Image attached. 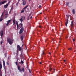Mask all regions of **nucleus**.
<instances>
[{
    "instance_id": "1",
    "label": "nucleus",
    "mask_w": 76,
    "mask_h": 76,
    "mask_svg": "<svg viewBox=\"0 0 76 76\" xmlns=\"http://www.w3.org/2000/svg\"><path fill=\"white\" fill-rule=\"evenodd\" d=\"M7 41L9 43V44L11 45V44H12L13 42V41H12V40H11V39L9 38V39H7Z\"/></svg>"
},
{
    "instance_id": "2",
    "label": "nucleus",
    "mask_w": 76,
    "mask_h": 76,
    "mask_svg": "<svg viewBox=\"0 0 76 76\" xmlns=\"http://www.w3.org/2000/svg\"><path fill=\"white\" fill-rule=\"evenodd\" d=\"M24 31V28L23 27H22L20 30L19 32V34H21L23 33Z\"/></svg>"
},
{
    "instance_id": "3",
    "label": "nucleus",
    "mask_w": 76,
    "mask_h": 76,
    "mask_svg": "<svg viewBox=\"0 0 76 76\" xmlns=\"http://www.w3.org/2000/svg\"><path fill=\"white\" fill-rule=\"evenodd\" d=\"M52 70H53V69L51 68V66H49V71L50 72H52L53 73H51V74H53V73H54V72L52 71Z\"/></svg>"
},
{
    "instance_id": "4",
    "label": "nucleus",
    "mask_w": 76,
    "mask_h": 76,
    "mask_svg": "<svg viewBox=\"0 0 76 76\" xmlns=\"http://www.w3.org/2000/svg\"><path fill=\"white\" fill-rule=\"evenodd\" d=\"M6 2H7L6 1H5L3 2H0V6L1 5V4H4L5 3H6Z\"/></svg>"
},
{
    "instance_id": "5",
    "label": "nucleus",
    "mask_w": 76,
    "mask_h": 76,
    "mask_svg": "<svg viewBox=\"0 0 76 76\" xmlns=\"http://www.w3.org/2000/svg\"><path fill=\"white\" fill-rule=\"evenodd\" d=\"M17 48L18 49H19V50L20 51H21V48L20 46V45H18L17 46Z\"/></svg>"
},
{
    "instance_id": "6",
    "label": "nucleus",
    "mask_w": 76,
    "mask_h": 76,
    "mask_svg": "<svg viewBox=\"0 0 76 76\" xmlns=\"http://www.w3.org/2000/svg\"><path fill=\"white\" fill-rule=\"evenodd\" d=\"M18 69L19 71H20V72H22V69H20V66H18Z\"/></svg>"
},
{
    "instance_id": "7",
    "label": "nucleus",
    "mask_w": 76,
    "mask_h": 76,
    "mask_svg": "<svg viewBox=\"0 0 76 76\" xmlns=\"http://www.w3.org/2000/svg\"><path fill=\"white\" fill-rule=\"evenodd\" d=\"M8 7V4L7 3L6 5H5L4 6V7L5 9H7Z\"/></svg>"
},
{
    "instance_id": "8",
    "label": "nucleus",
    "mask_w": 76,
    "mask_h": 76,
    "mask_svg": "<svg viewBox=\"0 0 76 76\" xmlns=\"http://www.w3.org/2000/svg\"><path fill=\"white\" fill-rule=\"evenodd\" d=\"M1 36V37H3V31H1L0 32Z\"/></svg>"
},
{
    "instance_id": "9",
    "label": "nucleus",
    "mask_w": 76,
    "mask_h": 76,
    "mask_svg": "<svg viewBox=\"0 0 76 76\" xmlns=\"http://www.w3.org/2000/svg\"><path fill=\"white\" fill-rule=\"evenodd\" d=\"M74 25V23H73V21H72L71 22V23L70 25V26H71V27H73V25Z\"/></svg>"
},
{
    "instance_id": "10",
    "label": "nucleus",
    "mask_w": 76,
    "mask_h": 76,
    "mask_svg": "<svg viewBox=\"0 0 76 76\" xmlns=\"http://www.w3.org/2000/svg\"><path fill=\"white\" fill-rule=\"evenodd\" d=\"M3 66L4 67V68L5 69V62L4 60L3 61Z\"/></svg>"
},
{
    "instance_id": "11",
    "label": "nucleus",
    "mask_w": 76,
    "mask_h": 76,
    "mask_svg": "<svg viewBox=\"0 0 76 76\" xmlns=\"http://www.w3.org/2000/svg\"><path fill=\"white\" fill-rule=\"evenodd\" d=\"M22 23H20L19 24V25H18V27H17V29H18V28H19V27H20V26H21V25H22Z\"/></svg>"
},
{
    "instance_id": "12",
    "label": "nucleus",
    "mask_w": 76,
    "mask_h": 76,
    "mask_svg": "<svg viewBox=\"0 0 76 76\" xmlns=\"http://www.w3.org/2000/svg\"><path fill=\"white\" fill-rule=\"evenodd\" d=\"M25 4H26V1H23V6H25Z\"/></svg>"
},
{
    "instance_id": "13",
    "label": "nucleus",
    "mask_w": 76,
    "mask_h": 76,
    "mask_svg": "<svg viewBox=\"0 0 76 76\" xmlns=\"http://www.w3.org/2000/svg\"><path fill=\"white\" fill-rule=\"evenodd\" d=\"M16 21V20L15 19H14L13 20V25H15L16 23H15V21Z\"/></svg>"
},
{
    "instance_id": "14",
    "label": "nucleus",
    "mask_w": 76,
    "mask_h": 76,
    "mask_svg": "<svg viewBox=\"0 0 76 76\" xmlns=\"http://www.w3.org/2000/svg\"><path fill=\"white\" fill-rule=\"evenodd\" d=\"M23 35H22L21 36V40L22 41H23Z\"/></svg>"
},
{
    "instance_id": "15",
    "label": "nucleus",
    "mask_w": 76,
    "mask_h": 76,
    "mask_svg": "<svg viewBox=\"0 0 76 76\" xmlns=\"http://www.w3.org/2000/svg\"><path fill=\"white\" fill-rule=\"evenodd\" d=\"M0 76H2V72H1V69H0Z\"/></svg>"
},
{
    "instance_id": "16",
    "label": "nucleus",
    "mask_w": 76,
    "mask_h": 76,
    "mask_svg": "<svg viewBox=\"0 0 76 76\" xmlns=\"http://www.w3.org/2000/svg\"><path fill=\"white\" fill-rule=\"evenodd\" d=\"M72 13H73V14H75V10L74 9H73L72 10Z\"/></svg>"
},
{
    "instance_id": "17",
    "label": "nucleus",
    "mask_w": 76,
    "mask_h": 76,
    "mask_svg": "<svg viewBox=\"0 0 76 76\" xmlns=\"http://www.w3.org/2000/svg\"><path fill=\"white\" fill-rule=\"evenodd\" d=\"M16 24L17 25V27H18V25H19V24L18 23V22L17 21H16Z\"/></svg>"
},
{
    "instance_id": "18",
    "label": "nucleus",
    "mask_w": 76,
    "mask_h": 76,
    "mask_svg": "<svg viewBox=\"0 0 76 76\" xmlns=\"http://www.w3.org/2000/svg\"><path fill=\"white\" fill-rule=\"evenodd\" d=\"M22 26H23V24H22L20 26V27L19 28V29H20V28H22V27H23Z\"/></svg>"
},
{
    "instance_id": "19",
    "label": "nucleus",
    "mask_w": 76,
    "mask_h": 76,
    "mask_svg": "<svg viewBox=\"0 0 76 76\" xmlns=\"http://www.w3.org/2000/svg\"><path fill=\"white\" fill-rule=\"evenodd\" d=\"M68 22H69V20H68V18H66V22L65 23H68Z\"/></svg>"
},
{
    "instance_id": "20",
    "label": "nucleus",
    "mask_w": 76,
    "mask_h": 76,
    "mask_svg": "<svg viewBox=\"0 0 76 76\" xmlns=\"http://www.w3.org/2000/svg\"><path fill=\"white\" fill-rule=\"evenodd\" d=\"M28 7V5L26 6L25 7H24L23 8V9H26V8H27Z\"/></svg>"
},
{
    "instance_id": "21",
    "label": "nucleus",
    "mask_w": 76,
    "mask_h": 76,
    "mask_svg": "<svg viewBox=\"0 0 76 76\" xmlns=\"http://www.w3.org/2000/svg\"><path fill=\"white\" fill-rule=\"evenodd\" d=\"M2 68V65L1 64V65H0V69H1Z\"/></svg>"
},
{
    "instance_id": "22",
    "label": "nucleus",
    "mask_w": 76,
    "mask_h": 76,
    "mask_svg": "<svg viewBox=\"0 0 76 76\" xmlns=\"http://www.w3.org/2000/svg\"><path fill=\"white\" fill-rule=\"evenodd\" d=\"M20 21H21V23L22 22H23V19H20Z\"/></svg>"
},
{
    "instance_id": "23",
    "label": "nucleus",
    "mask_w": 76,
    "mask_h": 76,
    "mask_svg": "<svg viewBox=\"0 0 76 76\" xmlns=\"http://www.w3.org/2000/svg\"><path fill=\"white\" fill-rule=\"evenodd\" d=\"M10 22H11V20H8L7 22V23H10Z\"/></svg>"
},
{
    "instance_id": "24",
    "label": "nucleus",
    "mask_w": 76,
    "mask_h": 76,
    "mask_svg": "<svg viewBox=\"0 0 76 76\" xmlns=\"http://www.w3.org/2000/svg\"><path fill=\"white\" fill-rule=\"evenodd\" d=\"M66 18H67V19H68V18H69V15H66Z\"/></svg>"
},
{
    "instance_id": "25",
    "label": "nucleus",
    "mask_w": 76,
    "mask_h": 76,
    "mask_svg": "<svg viewBox=\"0 0 76 76\" xmlns=\"http://www.w3.org/2000/svg\"><path fill=\"white\" fill-rule=\"evenodd\" d=\"M24 12H25V10H22L21 11V13H24Z\"/></svg>"
},
{
    "instance_id": "26",
    "label": "nucleus",
    "mask_w": 76,
    "mask_h": 76,
    "mask_svg": "<svg viewBox=\"0 0 76 76\" xmlns=\"http://www.w3.org/2000/svg\"><path fill=\"white\" fill-rule=\"evenodd\" d=\"M22 71L23 72H24V68L23 67L22 68Z\"/></svg>"
},
{
    "instance_id": "27",
    "label": "nucleus",
    "mask_w": 76,
    "mask_h": 76,
    "mask_svg": "<svg viewBox=\"0 0 76 76\" xmlns=\"http://www.w3.org/2000/svg\"><path fill=\"white\" fill-rule=\"evenodd\" d=\"M66 4L67 5V6H69V3L67 2L66 3Z\"/></svg>"
},
{
    "instance_id": "28",
    "label": "nucleus",
    "mask_w": 76,
    "mask_h": 76,
    "mask_svg": "<svg viewBox=\"0 0 76 76\" xmlns=\"http://www.w3.org/2000/svg\"><path fill=\"white\" fill-rule=\"evenodd\" d=\"M21 64H23V61L22 60H21Z\"/></svg>"
},
{
    "instance_id": "29",
    "label": "nucleus",
    "mask_w": 76,
    "mask_h": 76,
    "mask_svg": "<svg viewBox=\"0 0 76 76\" xmlns=\"http://www.w3.org/2000/svg\"><path fill=\"white\" fill-rule=\"evenodd\" d=\"M20 56V57H23V55H22V53H21Z\"/></svg>"
},
{
    "instance_id": "30",
    "label": "nucleus",
    "mask_w": 76,
    "mask_h": 76,
    "mask_svg": "<svg viewBox=\"0 0 76 76\" xmlns=\"http://www.w3.org/2000/svg\"><path fill=\"white\" fill-rule=\"evenodd\" d=\"M9 23H7L6 24V26H7L8 25H9Z\"/></svg>"
},
{
    "instance_id": "31",
    "label": "nucleus",
    "mask_w": 76,
    "mask_h": 76,
    "mask_svg": "<svg viewBox=\"0 0 76 76\" xmlns=\"http://www.w3.org/2000/svg\"><path fill=\"white\" fill-rule=\"evenodd\" d=\"M3 20V18H1V19H0V21L1 22V21H2Z\"/></svg>"
},
{
    "instance_id": "32",
    "label": "nucleus",
    "mask_w": 76,
    "mask_h": 76,
    "mask_svg": "<svg viewBox=\"0 0 76 76\" xmlns=\"http://www.w3.org/2000/svg\"><path fill=\"white\" fill-rule=\"evenodd\" d=\"M68 23H65V26H67V24Z\"/></svg>"
},
{
    "instance_id": "33",
    "label": "nucleus",
    "mask_w": 76,
    "mask_h": 76,
    "mask_svg": "<svg viewBox=\"0 0 76 76\" xmlns=\"http://www.w3.org/2000/svg\"><path fill=\"white\" fill-rule=\"evenodd\" d=\"M15 63L16 65V66H18V62H15Z\"/></svg>"
},
{
    "instance_id": "34",
    "label": "nucleus",
    "mask_w": 76,
    "mask_h": 76,
    "mask_svg": "<svg viewBox=\"0 0 76 76\" xmlns=\"http://www.w3.org/2000/svg\"><path fill=\"white\" fill-rule=\"evenodd\" d=\"M2 44H3V41H1L0 42V44H1V45H2Z\"/></svg>"
},
{
    "instance_id": "35",
    "label": "nucleus",
    "mask_w": 76,
    "mask_h": 76,
    "mask_svg": "<svg viewBox=\"0 0 76 76\" xmlns=\"http://www.w3.org/2000/svg\"><path fill=\"white\" fill-rule=\"evenodd\" d=\"M7 65H8V66H9V62H7Z\"/></svg>"
},
{
    "instance_id": "36",
    "label": "nucleus",
    "mask_w": 76,
    "mask_h": 76,
    "mask_svg": "<svg viewBox=\"0 0 76 76\" xmlns=\"http://www.w3.org/2000/svg\"><path fill=\"white\" fill-rule=\"evenodd\" d=\"M68 50H72V48H69L68 49Z\"/></svg>"
},
{
    "instance_id": "37",
    "label": "nucleus",
    "mask_w": 76,
    "mask_h": 76,
    "mask_svg": "<svg viewBox=\"0 0 76 76\" xmlns=\"http://www.w3.org/2000/svg\"><path fill=\"white\" fill-rule=\"evenodd\" d=\"M44 54H45L44 52H43L42 53V55H44Z\"/></svg>"
},
{
    "instance_id": "38",
    "label": "nucleus",
    "mask_w": 76,
    "mask_h": 76,
    "mask_svg": "<svg viewBox=\"0 0 76 76\" xmlns=\"http://www.w3.org/2000/svg\"><path fill=\"white\" fill-rule=\"evenodd\" d=\"M1 18H3V14H2L1 16Z\"/></svg>"
},
{
    "instance_id": "39",
    "label": "nucleus",
    "mask_w": 76,
    "mask_h": 76,
    "mask_svg": "<svg viewBox=\"0 0 76 76\" xmlns=\"http://www.w3.org/2000/svg\"><path fill=\"white\" fill-rule=\"evenodd\" d=\"M41 5H39V8H41Z\"/></svg>"
},
{
    "instance_id": "40",
    "label": "nucleus",
    "mask_w": 76,
    "mask_h": 76,
    "mask_svg": "<svg viewBox=\"0 0 76 76\" xmlns=\"http://www.w3.org/2000/svg\"><path fill=\"white\" fill-rule=\"evenodd\" d=\"M11 10H13V6L12 7L11 9Z\"/></svg>"
},
{
    "instance_id": "41",
    "label": "nucleus",
    "mask_w": 76,
    "mask_h": 76,
    "mask_svg": "<svg viewBox=\"0 0 76 76\" xmlns=\"http://www.w3.org/2000/svg\"><path fill=\"white\" fill-rule=\"evenodd\" d=\"M31 13L28 16L29 17H30V16H31Z\"/></svg>"
},
{
    "instance_id": "42",
    "label": "nucleus",
    "mask_w": 76,
    "mask_h": 76,
    "mask_svg": "<svg viewBox=\"0 0 76 76\" xmlns=\"http://www.w3.org/2000/svg\"><path fill=\"white\" fill-rule=\"evenodd\" d=\"M10 1H9L8 2V4H10Z\"/></svg>"
},
{
    "instance_id": "43",
    "label": "nucleus",
    "mask_w": 76,
    "mask_h": 76,
    "mask_svg": "<svg viewBox=\"0 0 76 76\" xmlns=\"http://www.w3.org/2000/svg\"><path fill=\"white\" fill-rule=\"evenodd\" d=\"M12 10H10V13L11 12V11H12Z\"/></svg>"
},
{
    "instance_id": "44",
    "label": "nucleus",
    "mask_w": 76,
    "mask_h": 76,
    "mask_svg": "<svg viewBox=\"0 0 76 76\" xmlns=\"http://www.w3.org/2000/svg\"><path fill=\"white\" fill-rule=\"evenodd\" d=\"M29 72L30 73H31V70H30V69H29Z\"/></svg>"
},
{
    "instance_id": "45",
    "label": "nucleus",
    "mask_w": 76,
    "mask_h": 76,
    "mask_svg": "<svg viewBox=\"0 0 76 76\" xmlns=\"http://www.w3.org/2000/svg\"><path fill=\"white\" fill-rule=\"evenodd\" d=\"M21 18L20 19H23V16H21Z\"/></svg>"
},
{
    "instance_id": "46",
    "label": "nucleus",
    "mask_w": 76,
    "mask_h": 76,
    "mask_svg": "<svg viewBox=\"0 0 76 76\" xmlns=\"http://www.w3.org/2000/svg\"><path fill=\"white\" fill-rule=\"evenodd\" d=\"M12 41H14V39H12Z\"/></svg>"
},
{
    "instance_id": "47",
    "label": "nucleus",
    "mask_w": 76,
    "mask_h": 76,
    "mask_svg": "<svg viewBox=\"0 0 76 76\" xmlns=\"http://www.w3.org/2000/svg\"><path fill=\"white\" fill-rule=\"evenodd\" d=\"M30 19H32V16L31 17Z\"/></svg>"
},
{
    "instance_id": "48",
    "label": "nucleus",
    "mask_w": 76,
    "mask_h": 76,
    "mask_svg": "<svg viewBox=\"0 0 76 76\" xmlns=\"http://www.w3.org/2000/svg\"><path fill=\"white\" fill-rule=\"evenodd\" d=\"M1 62H0V65H1Z\"/></svg>"
},
{
    "instance_id": "49",
    "label": "nucleus",
    "mask_w": 76,
    "mask_h": 76,
    "mask_svg": "<svg viewBox=\"0 0 76 76\" xmlns=\"http://www.w3.org/2000/svg\"><path fill=\"white\" fill-rule=\"evenodd\" d=\"M4 55L5 57H6V54H5Z\"/></svg>"
},
{
    "instance_id": "50",
    "label": "nucleus",
    "mask_w": 76,
    "mask_h": 76,
    "mask_svg": "<svg viewBox=\"0 0 76 76\" xmlns=\"http://www.w3.org/2000/svg\"><path fill=\"white\" fill-rule=\"evenodd\" d=\"M64 62H66V60H64Z\"/></svg>"
},
{
    "instance_id": "51",
    "label": "nucleus",
    "mask_w": 76,
    "mask_h": 76,
    "mask_svg": "<svg viewBox=\"0 0 76 76\" xmlns=\"http://www.w3.org/2000/svg\"><path fill=\"white\" fill-rule=\"evenodd\" d=\"M39 28H41V26H39Z\"/></svg>"
},
{
    "instance_id": "52",
    "label": "nucleus",
    "mask_w": 76,
    "mask_h": 76,
    "mask_svg": "<svg viewBox=\"0 0 76 76\" xmlns=\"http://www.w3.org/2000/svg\"><path fill=\"white\" fill-rule=\"evenodd\" d=\"M51 53H50V52H49V54H50V55L51 54Z\"/></svg>"
},
{
    "instance_id": "53",
    "label": "nucleus",
    "mask_w": 76,
    "mask_h": 76,
    "mask_svg": "<svg viewBox=\"0 0 76 76\" xmlns=\"http://www.w3.org/2000/svg\"><path fill=\"white\" fill-rule=\"evenodd\" d=\"M39 64H42V63L41 62H39Z\"/></svg>"
},
{
    "instance_id": "54",
    "label": "nucleus",
    "mask_w": 76,
    "mask_h": 76,
    "mask_svg": "<svg viewBox=\"0 0 76 76\" xmlns=\"http://www.w3.org/2000/svg\"><path fill=\"white\" fill-rule=\"evenodd\" d=\"M56 76H59V75H56Z\"/></svg>"
},
{
    "instance_id": "55",
    "label": "nucleus",
    "mask_w": 76,
    "mask_h": 76,
    "mask_svg": "<svg viewBox=\"0 0 76 76\" xmlns=\"http://www.w3.org/2000/svg\"><path fill=\"white\" fill-rule=\"evenodd\" d=\"M29 0V1L30 2V1H31V0Z\"/></svg>"
},
{
    "instance_id": "56",
    "label": "nucleus",
    "mask_w": 76,
    "mask_h": 76,
    "mask_svg": "<svg viewBox=\"0 0 76 76\" xmlns=\"http://www.w3.org/2000/svg\"><path fill=\"white\" fill-rule=\"evenodd\" d=\"M25 19V17H24V19Z\"/></svg>"
},
{
    "instance_id": "57",
    "label": "nucleus",
    "mask_w": 76,
    "mask_h": 76,
    "mask_svg": "<svg viewBox=\"0 0 76 76\" xmlns=\"http://www.w3.org/2000/svg\"><path fill=\"white\" fill-rule=\"evenodd\" d=\"M40 14H42V12H40Z\"/></svg>"
},
{
    "instance_id": "58",
    "label": "nucleus",
    "mask_w": 76,
    "mask_h": 76,
    "mask_svg": "<svg viewBox=\"0 0 76 76\" xmlns=\"http://www.w3.org/2000/svg\"><path fill=\"white\" fill-rule=\"evenodd\" d=\"M73 41H75V39H73Z\"/></svg>"
},
{
    "instance_id": "59",
    "label": "nucleus",
    "mask_w": 76,
    "mask_h": 76,
    "mask_svg": "<svg viewBox=\"0 0 76 76\" xmlns=\"http://www.w3.org/2000/svg\"><path fill=\"white\" fill-rule=\"evenodd\" d=\"M22 0V1H24V0Z\"/></svg>"
},
{
    "instance_id": "60",
    "label": "nucleus",
    "mask_w": 76,
    "mask_h": 76,
    "mask_svg": "<svg viewBox=\"0 0 76 76\" xmlns=\"http://www.w3.org/2000/svg\"><path fill=\"white\" fill-rule=\"evenodd\" d=\"M66 38H67V37H66Z\"/></svg>"
},
{
    "instance_id": "61",
    "label": "nucleus",
    "mask_w": 76,
    "mask_h": 76,
    "mask_svg": "<svg viewBox=\"0 0 76 76\" xmlns=\"http://www.w3.org/2000/svg\"><path fill=\"white\" fill-rule=\"evenodd\" d=\"M6 18H7V16L6 17Z\"/></svg>"
},
{
    "instance_id": "62",
    "label": "nucleus",
    "mask_w": 76,
    "mask_h": 76,
    "mask_svg": "<svg viewBox=\"0 0 76 76\" xmlns=\"http://www.w3.org/2000/svg\"><path fill=\"white\" fill-rule=\"evenodd\" d=\"M62 76H64V75H63Z\"/></svg>"
},
{
    "instance_id": "63",
    "label": "nucleus",
    "mask_w": 76,
    "mask_h": 76,
    "mask_svg": "<svg viewBox=\"0 0 76 76\" xmlns=\"http://www.w3.org/2000/svg\"><path fill=\"white\" fill-rule=\"evenodd\" d=\"M54 72H55V71H54Z\"/></svg>"
},
{
    "instance_id": "64",
    "label": "nucleus",
    "mask_w": 76,
    "mask_h": 76,
    "mask_svg": "<svg viewBox=\"0 0 76 76\" xmlns=\"http://www.w3.org/2000/svg\"><path fill=\"white\" fill-rule=\"evenodd\" d=\"M45 42H46V41H45Z\"/></svg>"
}]
</instances>
